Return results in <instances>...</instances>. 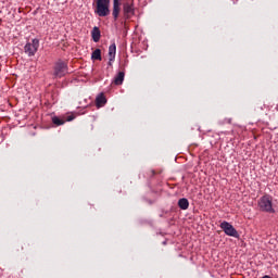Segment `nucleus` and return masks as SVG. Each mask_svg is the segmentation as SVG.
<instances>
[{
	"label": "nucleus",
	"mask_w": 278,
	"mask_h": 278,
	"mask_svg": "<svg viewBox=\"0 0 278 278\" xmlns=\"http://www.w3.org/2000/svg\"><path fill=\"white\" fill-rule=\"evenodd\" d=\"M112 62H114V61H111V60L109 59V66H112Z\"/></svg>",
	"instance_id": "obj_16"
},
{
	"label": "nucleus",
	"mask_w": 278,
	"mask_h": 278,
	"mask_svg": "<svg viewBox=\"0 0 278 278\" xmlns=\"http://www.w3.org/2000/svg\"><path fill=\"white\" fill-rule=\"evenodd\" d=\"M123 81H125V72H119L115 76L113 84H115V86H123Z\"/></svg>",
	"instance_id": "obj_8"
},
{
	"label": "nucleus",
	"mask_w": 278,
	"mask_h": 278,
	"mask_svg": "<svg viewBox=\"0 0 278 278\" xmlns=\"http://www.w3.org/2000/svg\"><path fill=\"white\" fill-rule=\"evenodd\" d=\"M52 123L53 125H56V127H60L61 125H64V123L66 122L58 116H54L52 117Z\"/></svg>",
	"instance_id": "obj_14"
},
{
	"label": "nucleus",
	"mask_w": 278,
	"mask_h": 278,
	"mask_svg": "<svg viewBox=\"0 0 278 278\" xmlns=\"http://www.w3.org/2000/svg\"><path fill=\"white\" fill-rule=\"evenodd\" d=\"M71 121H75V116L73 115L67 116V122H71Z\"/></svg>",
	"instance_id": "obj_15"
},
{
	"label": "nucleus",
	"mask_w": 278,
	"mask_h": 278,
	"mask_svg": "<svg viewBox=\"0 0 278 278\" xmlns=\"http://www.w3.org/2000/svg\"><path fill=\"white\" fill-rule=\"evenodd\" d=\"M91 36L93 42H99V40H101V30L99 29V27H93Z\"/></svg>",
	"instance_id": "obj_9"
},
{
	"label": "nucleus",
	"mask_w": 278,
	"mask_h": 278,
	"mask_svg": "<svg viewBox=\"0 0 278 278\" xmlns=\"http://www.w3.org/2000/svg\"><path fill=\"white\" fill-rule=\"evenodd\" d=\"M96 103H97L98 108H103V105H105V103H108V100L105 99V97L103 94H100L97 97Z\"/></svg>",
	"instance_id": "obj_12"
},
{
	"label": "nucleus",
	"mask_w": 278,
	"mask_h": 278,
	"mask_svg": "<svg viewBox=\"0 0 278 278\" xmlns=\"http://www.w3.org/2000/svg\"><path fill=\"white\" fill-rule=\"evenodd\" d=\"M40 47V40L38 39H31L28 41L24 47V53L28 55V58H34L36 53L38 52V48Z\"/></svg>",
	"instance_id": "obj_4"
},
{
	"label": "nucleus",
	"mask_w": 278,
	"mask_h": 278,
	"mask_svg": "<svg viewBox=\"0 0 278 278\" xmlns=\"http://www.w3.org/2000/svg\"><path fill=\"white\" fill-rule=\"evenodd\" d=\"M91 59L99 60L101 62V49H96L91 54Z\"/></svg>",
	"instance_id": "obj_13"
},
{
	"label": "nucleus",
	"mask_w": 278,
	"mask_h": 278,
	"mask_svg": "<svg viewBox=\"0 0 278 278\" xmlns=\"http://www.w3.org/2000/svg\"><path fill=\"white\" fill-rule=\"evenodd\" d=\"M178 207H180L181 210H188L190 207V202L186 198L179 199Z\"/></svg>",
	"instance_id": "obj_11"
},
{
	"label": "nucleus",
	"mask_w": 278,
	"mask_h": 278,
	"mask_svg": "<svg viewBox=\"0 0 278 278\" xmlns=\"http://www.w3.org/2000/svg\"><path fill=\"white\" fill-rule=\"evenodd\" d=\"M262 278H273V277H270V276H268V275H265V276H263Z\"/></svg>",
	"instance_id": "obj_17"
},
{
	"label": "nucleus",
	"mask_w": 278,
	"mask_h": 278,
	"mask_svg": "<svg viewBox=\"0 0 278 278\" xmlns=\"http://www.w3.org/2000/svg\"><path fill=\"white\" fill-rule=\"evenodd\" d=\"M220 229H223L224 233L226 236H230V238H240V233H238V230L233 227V225L229 224L228 222H223L219 225Z\"/></svg>",
	"instance_id": "obj_6"
},
{
	"label": "nucleus",
	"mask_w": 278,
	"mask_h": 278,
	"mask_svg": "<svg viewBox=\"0 0 278 278\" xmlns=\"http://www.w3.org/2000/svg\"><path fill=\"white\" fill-rule=\"evenodd\" d=\"M116 58V43L109 47V60L114 61Z\"/></svg>",
	"instance_id": "obj_10"
},
{
	"label": "nucleus",
	"mask_w": 278,
	"mask_h": 278,
	"mask_svg": "<svg viewBox=\"0 0 278 278\" xmlns=\"http://www.w3.org/2000/svg\"><path fill=\"white\" fill-rule=\"evenodd\" d=\"M112 16L114 21H118V16H121V0H113Z\"/></svg>",
	"instance_id": "obj_7"
},
{
	"label": "nucleus",
	"mask_w": 278,
	"mask_h": 278,
	"mask_svg": "<svg viewBox=\"0 0 278 278\" xmlns=\"http://www.w3.org/2000/svg\"><path fill=\"white\" fill-rule=\"evenodd\" d=\"M257 207L260 212H265L266 214H275V205L273 204V195L265 194L261 197L257 201Z\"/></svg>",
	"instance_id": "obj_1"
},
{
	"label": "nucleus",
	"mask_w": 278,
	"mask_h": 278,
	"mask_svg": "<svg viewBox=\"0 0 278 278\" xmlns=\"http://www.w3.org/2000/svg\"><path fill=\"white\" fill-rule=\"evenodd\" d=\"M53 71H54L53 77L55 79H62V77H64L65 75H68V64L62 60H59L54 64Z\"/></svg>",
	"instance_id": "obj_3"
},
{
	"label": "nucleus",
	"mask_w": 278,
	"mask_h": 278,
	"mask_svg": "<svg viewBox=\"0 0 278 278\" xmlns=\"http://www.w3.org/2000/svg\"><path fill=\"white\" fill-rule=\"evenodd\" d=\"M94 14L100 17L110 16V0H96Z\"/></svg>",
	"instance_id": "obj_2"
},
{
	"label": "nucleus",
	"mask_w": 278,
	"mask_h": 278,
	"mask_svg": "<svg viewBox=\"0 0 278 278\" xmlns=\"http://www.w3.org/2000/svg\"><path fill=\"white\" fill-rule=\"evenodd\" d=\"M123 13L126 20L131 18L136 14V7L134 0H125L123 3Z\"/></svg>",
	"instance_id": "obj_5"
}]
</instances>
